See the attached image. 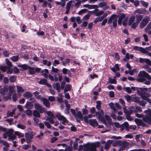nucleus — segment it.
Instances as JSON below:
<instances>
[{
    "mask_svg": "<svg viewBox=\"0 0 151 151\" xmlns=\"http://www.w3.org/2000/svg\"><path fill=\"white\" fill-rule=\"evenodd\" d=\"M135 17L136 19V22L139 24L143 18L142 15L140 14H137Z\"/></svg>",
    "mask_w": 151,
    "mask_h": 151,
    "instance_id": "nucleus-16",
    "label": "nucleus"
},
{
    "mask_svg": "<svg viewBox=\"0 0 151 151\" xmlns=\"http://www.w3.org/2000/svg\"><path fill=\"white\" fill-rule=\"evenodd\" d=\"M149 60L150 59H144L142 58H140L139 62L140 63L145 62L147 64L149 62H150Z\"/></svg>",
    "mask_w": 151,
    "mask_h": 151,
    "instance_id": "nucleus-25",
    "label": "nucleus"
},
{
    "mask_svg": "<svg viewBox=\"0 0 151 151\" xmlns=\"http://www.w3.org/2000/svg\"><path fill=\"white\" fill-rule=\"evenodd\" d=\"M33 135H34L31 132H27L25 134V137L27 143L28 144L32 141Z\"/></svg>",
    "mask_w": 151,
    "mask_h": 151,
    "instance_id": "nucleus-5",
    "label": "nucleus"
},
{
    "mask_svg": "<svg viewBox=\"0 0 151 151\" xmlns=\"http://www.w3.org/2000/svg\"><path fill=\"white\" fill-rule=\"evenodd\" d=\"M55 117L59 121H64L65 122L66 120V118L64 116L61 115L60 113H59L55 115Z\"/></svg>",
    "mask_w": 151,
    "mask_h": 151,
    "instance_id": "nucleus-14",
    "label": "nucleus"
},
{
    "mask_svg": "<svg viewBox=\"0 0 151 151\" xmlns=\"http://www.w3.org/2000/svg\"><path fill=\"white\" fill-rule=\"evenodd\" d=\"M17 127L22 129H25L26 127V126L25 125L21 124H18L17 125Z\"/></svg>",
    "mask_w": 151,
    "mask_h": 151,
    "instance_id": "nucleus-54",
    "label": "nucleus"
},
{
    "mask_svg": "<svg viewBox=\"0 0 151 151\" xmlns=\"http://www.w3.org/2000/svg\"><path fill=\"white\" fill-rule=\"evenodd\" d=\"M28 69L29 70V72L30 74L32 75L35 73V68L28 66Z\"/></svg>",
    "mask_w": 151,
    "mask_h": 151,
    "instance_id": "nucleus-29",
    "label": "nucleus"
},
{
    "mask_svg": "<svg viewBox=\"0 0 151 151\" xmlns=\"http://www.w3.org/2000/svg\"><path fill=\"white\" fill-rule=\"evenodd\" d=\"M47 82V81L45 78H43L41 79L39 81V83L41 85H45Z\"/></svg>",
    "mask_w": 151,
    "mask_h": 151,
    "instance_id": "nucleus-34",
    "label": "nucleus"
},
{
    "mask_svg": "<svg viewBox=\"0 0 151 151\" xmlns=\"http://www.w3.org/2000/svg\"><path fill=\"white\" fill-rule=\"evenodd\" d=\"M70 62V59L69 58H67L66 59L65 61H62V64L63 65L65 66L66 65L67 63H69Z\"/></svg>",
    "mask_w": 151,
    "mask_h": 151,
    "instance_id": "nucleus-48",
    "label": "nucleus"
},
{
    "mask_svg": "<svg viewBox=\"0 0 151 151\" xmlns=\"http://www.w3.org/2000/svg\"><path fill=\"white\" fill-rule=\"evenodd\" d=\"M83 146L85 148H88L89 151H96L97 146L94 143L90 144L89 143L83 145Z\"/></svg>",
    "mask_w": 151,
    "mask_h": 151,
    "instance_id": "nucleus-1",
    "label": "nucleus"
},
{
    "mask_svg": "<svg viewBox=\"0 0 151 151\" xmlns=\"http://www.w3.org/2000/svg\"><path fill=\"white\" fill-rule=\"evenodd\" d=\"M135 19V17L134 16H132L130 17L128 23V24L129 25H131L132 23H134Z\"/></svg>",
    "mask_w": 151,
    "mask_h": 151,
    "instance_id": "nucleus-24",
    "label": "nucleus"
},
{
    "mask_svg": "<svg viewBox=\"0 0 151 151\" xmlns=\"http://www.w3.org/2000/svg\"><path fill=\"white\" fill-rule=\"evenodd\" d=\"M150 17L148 16H147L145 18L143 19L142 21L140 24L139 27L140 28L142 29L145 27L150 21Z\"/></svg>",
    "mask_w": 151,
    "mask_h": 151,
    "instance_id": "nucleus-3",
    "label": "nucleus"
},
{
    "mask_svg": "<svg viewBox=\"0 0 151 151\" xmlns=\"http://www.w3.org/2000/svg\"><path fill=\"white\" fill-rule=\"evenodd\" d=\"M121 142V140H117L116 141L114 142L112 144V145L114 147H116L118 145H119V146H120V143Z\"/></svg>",
    "mask_w": 151,
    "mask_h": 151,
    "instance_id": "nucleus-38",
    "label": "nucleus"
},
{
    "mask_svg": "<svg viewBox=\"0 0 151 151\" xmlns=\"http://www.w3.org/2000/svg\"><path fill=\"white\" fill-rule=\"evenodd\" d=\"M116 17V15L115 14H112L109 19L108 21V24H109L112 23V20H114L115 18Z\"/></svg>",
    "mask_w": 151,
    "mask_h": 151,
    "instance_id": "nucleus-22",
    "label": "nucleus"
},
{
    "mask_svg": "<svg viewBox=\"0 0 151 151\" xmlns=\"http://www.w3.org/2000/svg\"><path fill=\"white\" fill-rule=\"evenodd\" d=\"M90 17L89 15L86 14L83 17L82 19V20L83 21L88 20L89 19Z\"/></svg>",
    "mask_w": 151,
    "mask_h": 151,
    "instance_id": "nucleus-57",
    "label": "nucleus"
},
{
    "mask_svg": "<svg viewBox=\"0 0 151 151\" xmlns=\"http://www.w3.org/2000/svg\"><path fill=\"white\" fill-rule=\"evenodd\" d=\"M71 88V86L70 85L67 84L64 90V92H66L68 91H70Z\"/></svg>",
    "mask_w": 151,
    "mask_h": 151,
    "instance_id": "nucleus-32",
    "label": "nucleus"
},
{
    "mask_svg": "<svg viewBox=\"0 0 151 151\" xmlns=\"http://www.w3.org/2000/svg\"><path fill=\"white\" fill-rule=\"evenodd\" d=\"M8 88L9 92L7 93V95L6 96H4V99L5 101H7L8 99H10L11 98V96L14 92V88L12 86H10Z\"/></svg>",
    "mask_w": 151,
    "mask_h": 151,
    "instance_id": "nucleus-2",
    "label": "nucleus"
},
{
    "mask_svg": "<svg viewBox=\"0 0 151 151\" xmlns=\"http://www.w3.org/2000/svg\"><path fill=\"white\" fill-rule=\"evenodd\" d=\"M33 106L32 103L30 102H27L25 105V107L26 109H32Z\"/></svg>",
    "mask_w": 151,
    "mask_h": 151,
    "instance_id": "nucleus-23",
    "label": "nucleus"
},
{
    "mask_svg": "<svg viewBox=\"0 0 151 151\" xmlns=\"http://www.w3.org/2000/svg\"><path fill=\"white\" fill-rule=\"evenodd\" d=\"M17 91L18 92H23L24 90L21 86H17Z\"/></svg>",
    "mask_w": 151,
    "mask_h": 151,
    "instance_id": "nucleus-49",
    "label": "nucleus"
},
{
    "mask_svg": "<svg viewBox=\"0 0 151 151\" xmlns=\"http://www.w3.org/2000/svg\"><path fill=\"white\" fill-rule=\"evenodd\" d=\"M138 76L139 77L145 78L148 79H151V77L148 73L145 71H140L138 74Z\"/></svg>",
    "mask_w": 151,
    "mask_h": 151,
    "instance_id": "nucleus-6",
    "label": "nucleus"
},
{
    "mask_svg": "<svg viewBox=\"0 0 151 151\" xmlns=\"http://www.w3.org/2000/svg\"><path fill=\"white\" fill-rule=\"evenodd\" d=\"M141 3L142 5L146 8H147L148 6V4L147 2H145L143 1H141Z\"/></svg>",
    "mask_w": 151,
    "mask_h": 151,
    "instance_id": "nucleus-56",
    "label": "nucleus"
},
{
    "mask_svg": "<svg viewBox=\"0 0 151 151\" xmlns=\"http://www.w3.org/2000/svg\"><path fill=\"white\" fill-rule=\"evenodd\" d=\"M76 115V116L79 119H81V120H83V115L80 111H78Z\"/></svg>",
    "mask_w": 151,
    "mask_h": 151,
    "instance_id": "nucleus-37",
    "label": "nucleus"
},
{
    "mask_svg": "<svg viewBox=\"0 0 151 151\" xmlns=\"http://www.w3.org/2000/svg\"><path fill=\"white\" fill-rule=\"evenodd\" d=\"M8 91V88L6 86H4L3 88L0 89V93L4 96L6 94L7 95Z\"/></svg>",
    "mask_w": 151,
    "mask_h": 151,
    "instance_id": "nucleus-13",
    "label": "nucleus"
},
{
    "mask_svg": "<svg viewBox=\"0 0 151 151\" xmlns=\"http://www.w3.org/2000/svg\"><path fill=\"white\" fill-rule=\"evenodd\" d=\"M134 121L136 124L138 126H142L144 127L146 126V124L141 119L135 118L134 119Z\"/></svg>",
    "mask_w": 151,
    "mask_h": 151,
    "instance_id": "nucleus-9",
    "label": "nucleus"
},
{
    "mask_svg": "<svg viewBox=\"0 0 151 151\" xmlns=\"http://www.w3.org/2000/svg\"><path fill=\"white\" fill-rule=\"evenodd\" d=\"M120 145V146H121L120 148H121V149L124 150L129 145V143L127 142L126 141L124 140L122 142L121 141Z\"/></svg>",
    "mask_w": 151,
    "mask_h": 151,
    "instance_id": "nucleus-11",
    "label": "nucleus"
},
{
    "mask_svg": "<svg viewBox=\"0 0 151 151\" xmlns=\"http://www.w3.org/2000/svg\"><path fill=\"white\" fill-rule=\"evenodd\" d=\"M8 140H13L17 138L16 136L13 134H9L8 135Z\"/></svg>",
    "mask_w": 151,
    "mask_h": 151,
    "instance_id": "nucleus-33",
    "label": "nucleus"
},
{
    "mask_svg": "<svg viewBox=\"0 0 151 151\" xmlns=\"http://www.w3.org/2000/svg\"><path fill=\"white\" fill-rule=\"evenodd\" d=\"M39 112L40 113L42 114L44 112L46 113L47 111L45 110V109L44 107H42V106L40 109L38 110Z\"/></svg>",
    "mask_w": 151,
    "mask_h": 151,
    "instance_id": "nucleus-53",
    "label": "nucleus"
},
{
    "mask_svg": "<svg viewBox=\"0 0 151 151\" xmlns=\"http://www.w3.org/2000/svg\"><path fill=\"white\" fill-rule=\"evenodd\" d=\"M76 20L78 24H79L82 22V21L80 17L79 16H78L76 17Z\"/></svg>",
    "mask_w": 151,
    "mask_h": 151,
    "instance_id": "nucleus-62",
    "label": "nucleus"
},
{
    "mask_svg": "<svg viewBox=\"0 0 151 151\" xmlns=\"http://www.w3.org/2000/svg\"><path fill=\"white\" fill-rule=\"evenodd\" d=\"M137 93L140 96L142 99L144 100H145L147 98L145 95L146 94L145 92V93L141 92L139 90H137Z\"/></svg>",
    "mask_w": 151,
    "mask_h": 151,
    "instance_id": "nucleus-17",
    "label": "nucleus"
},
{
    "mask_svg": "<svg viewBox=\"0 0 151 151\" xmlns=\"http://www.w3.org/2000/svg\"><path fill=\"white\" fill-rule=\"evenodd\" d=\"M107 4L105 2H101L99 4V7L102 8L104 6H106Z\"/></svg>",
    "mask_w": 151,
    "mask_h": 151,
    "instance_id": "nucleus-50",
    "label": "nucleus"
},
{
    "mask_svg": "<svg viewBox=\"0 0 151 151\" xmlns=\"http://www.w3.org/2000/svg\"><path fill=\"white\" fill-rule=\"evenodd\" d=\"M133 50L135 51H139L142 53L146 54L147 53V51L144 48L139 47L137 46H134L133 47Z\"/></svg>",
    "mask_w": 151,
    "mask_h": 151,
    "instance_id": "nucleus-8",
    "label": "nucleus"
},
{
    "mask_svg": "<svg viewBox=\"0 0 151 151\" xmlns=\"http://www.w3.org/2000/svg\"><path fill=\"white\" fill-rule=\"evenodd\" d=\"M125 14L124 13H122L119 17L118 21V24L121 25L122 24V19L125 17Z\"/></svg>",
    "mask_w": 151,
    "mask_h": 151,
    "instance_id": "nucleus-19",
    "label": "nucleus"
},
{
    "mask_svg": "<svg viewBox=\"0 0 151 151\" xmlns=\"http://www.w3.org/2000/svg\"><path fill=\"white\" fill-rule=\"evenodd\" d=\"M114 67H110V69L111 70L115 73L116 72V70L119 71L120 69L118 64H115L114 65Z\"/></svg>",
    "mask_w": 151,
    "mask_h": 151,
    "instance_id": "nucleus-18",
    "label": "nucleus"
},
{
    "mask_svg": "<svg viewBox=\"0 0 151 151\" xmlns=\"http://www.w3.org/2000/svg\"><path fill=\"white\" fill-rule=\"evenodd\" d=\"M96 109L98 111L100 110L101 109V101H97L96 102Z\"/></svg>",
    "mask_w": 151,
    "mask_h": 151,
    "instance_id": "nucleus-30",
    "label": "nucleus"
},
{
    "mask_svg": "<svg viewBox=\"0 0 151 151\" xmlns=\"http://www.w3.org/2000/svg\"><path fill=\"white\" fill-rule=\"evenodd\" d=\"M109 106L110 108L112 109L115 112H116L117 111V109L115 108L114 103L111 102L109 104Z\"/></svg>",
    "mask_w": 151,
    "mask_h": 151,
    "instance_id": "nucleus-35",
    "label": "nucleus"
},
{
    "mask_svg": "<svg viewBox=\"0 0 151 151\" xmlns=\"http://www.w3.org/2000/svg\"><path fill=\"white\" fill-rule=\"evenodd\" d=\"M6 64L7 65V68H11L13 66L11 62L7 59H6Z\"/></svg>",
    "mask_w": 151,
    "mask_h": 151,
    "instance_id": "nucleus-39",
    "label": "nucleus"
},
{
    "mask_svg": "<svg viewBox=\"0 0 151 151\" xmlns=\"http://www.w3.org/2000/svg\"><path fill=\"white\" fill-rule=\"evenodd\" d=\"M113 142V141L111 140H109L107 141V142L106 143L104 147V149L106 151H107L109 149L110 146Z\"/></svg>",
    "mask_w": 151,
    "mask_h": 151,
    "instance_id": "nucleus-12",
    "label": "nucleus"
},
{
    "mask_svg": "<svg viewBox=\"0 0 151 151\" xmlns=\"http://www.w3.org/2000/svg\"><path fill=\"white\" fill-rule=\"evenodd\" d=\"M17 76L15 75L11 76L9 78L10 82L13 83L14 82L16 81Z\"/></svg>",
    "mask_w": 151,
    "mask_h": 151,
    "instance_id": "nucleus-28",
    "label": "nucleus"
},
{
    "mask_svg": "<svg viewBox=\"0 0 151 151\" xmlns=\"http://www.w3.org/2000/svg\"><path fill=\"white\" fill-rule=\"evenodd\" d=\"M124 112L127 115H130L132 114V111L131 110L130 111H129L128 110L126 109V108H124Z\"/></svg>",
    "mask_w": 151,
    "mask_h": 151,
    "instance_id": "nucleus-46",
    "label": "nucleus"
},
{
    "mask_svg": "<svg viewBox=\"0 0 151 151\" xmlns=\"http://www.w3.org/2000/svg\"><path fill=\"white\" fill-rule=\"evenodd\" d=\"M98 117L99 118V120L102 122L103 124H107L105 118L100 113L98 115Z\"/></svg>",
    "mask_w": 151,
    "mask_h": 151,
    "instance_id": "nucleus-20",
    "label": "nucleus"
},
{
    "mask_svg": "<svg viewBox=\"0 0 151 151\" xmlns=\"http://www.w3.org/2000/svg\"><path fill=\"white\" fill-rule=\"evenodd\" d=\"M135 13H137L138 14H147L149 12L145 8H139L135 10Z\"/></svg>",
    "mask_w": 151,
    "mask_h": 151,
    "instance_id": "nucleus-7",
    "label": "nucleus"
},
{
    "mask_svg": "<svg viewBox=\"0 0 151 151\" xmlns=\"http://www.w3.org/2000/svg\"><path fill=\"white\" fill-rule=\"evenodd\" d=\"M140 98L137 96H134L132 98V101H134L137 103L140 102Z\"/></svg>",
    "mask_w": 151,
    "mask_h": 151,
    "instance_id": "nucleus-31",
    "label": "nucleus"
},
{
    "mask_svg": "<svg viewBox=\"0 0 151 151\" xmlns=\"http://www.w3.org/2000/svg\"><path fill=\"white\" fill-rule=\"evenodd\" d=\"M4 83L5 84H7L9 81V78L7 77H4L3 79Z\"/></svg>",
    "mask_w": 151,
    "mask_h": 151,
    "instance_id": "nucleus-64",
    "label": "nucleus"
},
{
    "mask_svg": "<svg viewBox=\"0 0 151 151\" xmlns=\"http://www.w3.org/2000/svg\"><path fill=\"white\" fill-rule=\"evenodd\" d=\"M19 59V57L18 55L16 56H13L12 57L10 58V59L14 62H16Z\"/></svg>",
    "mask_w": 151,
    "mask_h": 151,
    "instance_id": "nucleus-36",
    "label": "nucleus"
},
{
    "mask_svg": "<svg viewBox=\"0 0 151 151\" xmlns=\"http://www.w3.org/2000/svg\"><path fill=\"white\" fill-rule=\"evenodd\" d=\"M109 83L111 84H116V80L114 79L110 78H109L108 79Z\"/></svg>",
    "mask_w": 151,
    "mask_h": 151,
    "instance_id": "nucleus-41",
    "label": "nucleus"
},
{
    "mask_svg": "<svg viewBox=\"0 0 151 151\" xmlns=\"http://www.w3.org/2000/svg\"><path fill=\"white\" fill-rule=\"evenodd\" d=\"M139 23H137V22H135L131 24V28L132 29H135L138 25Z\"/></svg>",
    "mask_w": 151,
    "mask_h": 151,
    "instance_id": "nucleus-55",
    "label": "nucleus"
},
{
    "mask_svg": "<svg viewBox=\"0 0 151 151\" xmlns=\"http://www.w3.org/2000/svg\"><path fill=\"white\" fill-rule=\"evenodd\" d=\"M26 114L29 116H31L32 114V111L31 110L27 109L26 111Z\"/></svg>",
    "mask_w": 151,
    "mask_h": 151,
    "instance_id": "nucleus-52",
    "label": "nucleus"
},
{
    "mask_svg": "<svg viewBox=\"0 0 151 151\" xmlns=\"http://www.w3.org/2000/svg\"><path fill=\"white\" fill-rule=\"evenodd\" d=\"M125 97L127 102H129L132 101V98L129 95H127L125 96Z\"/></svg>",
    "mask_w": 151,
    "mask_h": 151,
    "instance_id": "nucleus-59",
    "label": "nucleus"
},
{
    "mask_svg": "<svg viewBox=\"0 0 151 151\" xmlns=\"http://www.w3.org/2000/svg\"><path fill=\"white\" fill-rule=\"evenodd\" d=\"M7 66H3L0 67L1 70L4 72H6V70L7 69Z\"/></svg>",
    "mask_w": 151,
    "mask_h": 151,
    "instance_id": "nucleus-60",
    "label": "nucleus"
},
{
    "mask_svg": "<svg viewBox=\"0 0 151 151\" xmlns=\"http://www.w3.org/2000/svg\"><path fill=\"white\" fill-rule=\"evenodd\" d=\"M137 90H139L140 91H141V92H143V93H145V91H147L148 90V88H139V87H137Z\"/></svg>",
    "mask_w": 151,
    "mask_h": 151,
    "instance_id": "nucleus-40",
    "label": "nucleus"
},
{
    "mask_svg": "<svg viewBox=\"0 0 151 151\" xmlns=\"http://www.w3.org/2000/svg\"><path fill=\"white\" fill-rule=\"evenodd\" d=\"M23 96L27 98L31 97L32 96V94L29 92H26L23 94Z\"/></svg>",
    "mask_w": 151,
    "mask_h": 151,
    "instance_id": "nucleus-26",
    "label": "nucleus"
},
{
    "mask_svg": "<svg viewBox=\"0 0 151 151\" xmlns=\"http://www.w3.org/2000/svg\"><path fill=\"white\" fill-rule=\"evenodd\" d=\"M33 115L37 117H40V112L37 110H35L33 111Z\"/></svg>",
    "mask_w": 151,
    "mask_h": 151,
    "instance_id": "nucleus-27",
    "label": "nucleus"
},
{
    "mask_svg": "<svg viewBox=\"0 0 151 151\" xmlns=\"http://www.w3.org/2000/svg\"><path fill=\"white\" fill-rule=\"evenodd\" d=\"M143 121L150 125H151V116L150 114L144 115L142 117Z\"/></svg>",
    "mask_w": 151,
    "mask_h": 151,
    "instance_id": "nucleus-4",
    "label": "nucleus"
},
{
    "mask_svg": "<svg viewBox=\"0 0 151 151\" xmlns=\"http://www.w3.org/2000/svg\"><path fill=\"white\" fill-rule=\"evenodd\" d=\"M137 80L139 82H143L146 81V79L144 78L140 77L137 79Z\"/></svg>",
    "mask_w": 151,
    "mask_h": 151,
    "instance_id": "nucleus-61",
    "label": "nucleus"
},
{
    "mask_svg": "<svg viewBox=\"0 0 151 151\" xmlns=\"http://www.w3.org/2000/svg\"><path fill=\"white\" fill-rule=\"evenodd\" d=\"M54 119L53 118H51L48 117L46 120V121H48L50 124H53L54 123L53 119Z\"/></svg>",
    "mask_w": 151,
    "mask_h": 151,
    "instance_id": "nucleus-51",
    "label": "nucleus"
},
{
    "mask_svg": "<svg viewBox=\"0 0 151 151\" xmlns=\"http://www.w3.org/2000/svg\"><path fill=\"white\" fill-rule=\"evenodd\" d=\"M90 124L93 127L98 125V123L96 119H90L89 120Z\"/></svg>",
    "mask_w": 151,
    "mask_h": 151,
    "instance_id": "nucleus-10",
    "label": "nucleus"
},
{
    "mask_svg": "<svg viewBox=\"0 0 151 151\" xmlns=\"http://www.w3.org/2000/svg\"><path fill=\"white\" fill-rule=\"evenodd\" d=\"M98 8V7L96 5H90L89 9H97Z\"/></svg>",
    "mask_w": 151,
    "mask_h": 151,
    "instance_id": "nucleus-58",
    "label": "nucleus"
},
{
    "mask_svg": "<svg viewBox=\"0 0 151 151\" xmlns=\"http://www.w3.org/2000/svg\"><path fill=\"white\" fill-rule=\"evenodd\" d=\"M14 74H18L20 72L19 69L16 67L14 68Z\"/></svg>",
    "mask_w": 151,
    "mask_h": 151,
    "instance_id": "nucleus-63",
    "label": "nucleus"
},
{
    "mask_svg": "<svg viewBox=\"0 0 151 151\" xmlns=\"http://www.w3.org/2000/svg\"><path fill=\"white\" fill-rule=\"evenodd\" d=\"M34 106L35 109L37 111H38V110L40 109L42 106L39 103H37L35 104Z\"/></svg>",
    "mask_w": 151,
    "mask_h": 151,
    "instance_id": "nucleus-44",
    "label": "nucleus"
},
{
    "mask_svg": "<svg viewBox=\"0 0 151 151\" xmlns=\"http://www.w3.org/2000/svg\"><path fill=\"white\" fill-rule=\"evenodd\" d=\"M42 101L43 102V104L46 107L49 108L50 107V103L49 102L47 99L45 98H43L42 99Z\"/></svg>",
    "mask_w": 151,
    "mask_h": 151,
    "instance_id": "nucleus-15",
    "label": "nucleus"
},
{
    "mask_svg": "<svg viewBox=\"0 0 151 151\" xmlns=\"http://www.w3.org/2000/svg\"><path fill=\"white\" fill-rule=\"evenodd\" d=\"M46 113H47V114L50 116V118H55V116L53 114L51 111H47L46 112Z\"/></svg>",
    "mask_w": 151,
    "mask_h": 151,
    "instance_id": "nucleus-42",
    "label": "nucleus"
},
{
    "mask_svg": "<svg viewBox=\"0 0 151 151\" xmlns=\"http://www.w3.org/2000/svg\"><path fill=\"white\" fill-rule=\"evenodd\" d=\"M28 66L27 65L24 64L21 65L19 67L22 68L23 70H26L28 69Z\"/></svg>",
    "mask_w": 151,
    "mask_h": 151,
    "instance_id": "nucleus-45",
    "label": "nucleus"
},
{
    "mask_svg": "<svg viewBox=\"0 0 151 151\" xmlns=\"http://www.w3.org/2000/svg\"><path fill=\"white\" fill-rule=\"evenodd\" d=\"M151 28V22H150L148 24L147 27L145 28V32H148V31L150 30Z\"/></svg>",
    "mask_w": 151,
    "mask_h": 151,
    "instance_id": "nucleus-43",
    "label": "nucleus"
},
{
    "mask_svg": "<svg viewBox=\"0 0 151 151\" xmlns=\"http://www.w3.org/2000/svg\"><path fill=\"white\" fill-rule=\"evenodd\" d=\"M53 87L57 90L59 92L60 91V84L59 83H56L55 84L52 85Z\"/></svg>",
    "mask_w": 151,
    "mask_h": 151,
    "instance_id": "nucleus-21",
    "label": "nucleus"
},
{
    "mask_svg": "<svg viewBox=\"0 0 151 151\" xmlns=\"http://www.w3.org/2000/svg\"><path fill=\"white\" fill-rule=\"evenodd\" d=\"M118 17H116L113 21V25L114 27H116L117 25V20Z\"/></svg>",
    "mask_w": 151,
    "mask_h": 151,
    "instance_id": "nucleus-47",
    "label": "nucleus"
}]
</instances>
